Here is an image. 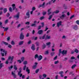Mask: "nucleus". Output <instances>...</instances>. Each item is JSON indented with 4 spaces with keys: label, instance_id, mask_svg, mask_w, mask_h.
I'll use <instances>...</instances> for the list:
<instances>
[{
    "label": "nucleus",
    "instance_id": "50",
    "mask_svg": "<svg viewBox=\"0 0 79 79\" xmlns=\"http://www.w3.org/2000/svg\"><path fill=\"white\" fill-rule=\"evenodd\" d=\"M70 74H71L72 76H74V73H73V72H70Z\"/></svg>",
    "mask_w": 79,
    "mask_h": 79
},
{
    "label": "nucleus",
    "instance_id": "38",
    "mask_svg": "<svg viewBox=\"0 0 79 79\" xmlns=\"http://www.w3.org/2000/svg\"><path fill=\"white\" fill-rule=\"evenodd\" d=\"M8 48H12V46L10 44H9L8 46Z\"/></svg>",
    "mask_w": 79,
    "mask_h": 79
},
{
    "label": "nucleus",
    "instance_id": "20",
    "mask_svg": "<svg viewBox=\"0 0 79 79\" xmlns=\"http://www.w3.org/2000/svg\"><path fill=\"white\" fill-rule=\"evenodd\" d=\"M23 43H24L23 41H20L19 42V45H22L23 44Z\"/></svg>",
    "mask_w": 79,
    "mask_h": 79
},
{
    "label": "nucleus",
    "instance_id": "53",
    "mask_svg": "<svg viewBox=\"0 0 79 79\" xmlns=\"http://www.w3.org/2000/svg\"><path fill=\"white\" fill-rule=\"evenodd\" d=\"M27 61H25L23 62V64H27Z\"/></svg>",
    "mask_w": 79,
    "mask_h": 79
},
{
    "label": "nucleus",
    "instance_id": "6",
    "mask_svg": "<svg viewBox=\"0 0 79 79\" xmlns=\"http://www.w3.org/2000/svg\"><path fill=\"white\" fill-rule=\"evenodd\" d=\"M36 23H37L36 21H34V23H33L31 25V27H36L37 26V25H36V24H35Z\"/></svg>",
    "mask_w": 79,
    "mask_h": 79
},
{
    "label": "nucleus",
    "instance_id": "36",
    "mask_svg": "<svg viewBox=\"0 0 79 79\" xmlns=\"http://www.w3.org/2000/svg\"><path fill=\"white\" fill-rule=\"evenodd\" d=\"M60 12V11L59 10H56V11H54L53 12V13H56V14H57V13H58Z\"/></svg>",
    "mask_w": 79,
    "mask_h": 79
},
{
    "label": "nucleus",
    "instance_id": "37",
    "mask_svg": "<svg viewBox=\"0 0 79 79\" xmlns=\"http://www.w3.org/2000/svg\"><path fill=\"white\" fill-rule=\"evenodd\" d=\"M11 44L12 45H14L15 44V42L13 40H12L11 42Z\"/></svg>",
    "mask_w": 79,
    "mask_h": 79
},
{
    "label": "nucleus",
    "instance_id": "24",
    "mask_svg": "<svg viewBox=\"0 0 79 79\" xmlns=\"http://www.w3.org/2000/svg\"><path fill=\"white\" fill-rule=\"evenodd\" d=\"M2 43H3L4 45H8V43H6V42H5L4 41H2Z\"/></svg>",
    "mask_w": 79,
    "mask_h": 79
},
{
    "label": "nucleus",
    "instance_id": "42",
    "mask_svg": "<svg viewBox=\"0 0 79 79\" xmlns=\"http://www.w3.org/2000/svg\"><path fill=\"white\" fill-rule=\"evenodd\" d=\"M55 53L54 52H52L51 53V56H53L54 55H55Z\"/></svg>",
    "mask_w": 79,
    "mask_h": 79
},
{
    "label": "nucleus",
    "instance_id": "12",
    "mask_svg": "<svg viewBox=\"0 0 79 79\" xmlns=\"http://www.w3.org/2000/svg\"><path fill=\"white\" fill-rule=\"evenodd\" d=\"M61 21H60L59 22L57 23V27H60V26L61 25Z\"/></svg>",
    "mask_w": 79,
    "mask_h": 79
},
{
    "label": "nucleus",
    "instance_id": "41",
    "mask_svg": "<svg viewBox=\"0 0 79 79\" xmlns=\"http://www.w3.org/2000/svg\"><path fill=\"white\" fill-rule=\"evenodd\" d=\"M39 69H38L36 70L35 71V73L36 74H37V73H39Z\"/></svg>",
    "mask_w": 79,
    "mask_h": 79
},
{
    "label": "nucleus",
    "instance_id": "47",
    "mask_svg": "<svg viewBox=\"0 0 79 79\" xmlns=\"http://www.w3.org/2000/svg\"><path fill=\"white\" fill-rule=\"evenodd\" d=\"M50 44H51V43H50V42H49L46 43V45L49 46L50 45Z\"/></svg>",
    "mask_w": 79,
    "mask_h": 79
},
{
    "label": "nucleus",
    "instance_id": "33",
    "mask_svg": "<svg viewBox=\"0 0 79 79\" xmlns=\"http://www.w3.org/2000/svg\"><path fill=\"white\" fill-rule=\"evenodd\" d=\"M75 52H76V53H79V50L77 49H75Z\"/></svg>",
    "mask_w": 79,
    "mask_h": 79
},
{
    "label": "nucleus",
    "instance_id": "30",
    "mask_svg": "<svg viewBox=\"0 0 79 79\" xmlns=\"http://www.w3.org/2000/svg\"><path fill=\"white\" fill-rule=\"evenodd\" d=\"M35 44H36L37 47H39V44H40V43H39V42H36L35 43Z\"/></svg>",
    "mask_w": 79,
    "mask_h": 79
},
{
    "label": "nucleus",
    "instance_id": "8",
    "mask_svg": "<svg viewBox=\"0 0 79 79\" xmlns=\"http://www.w3.org/2000/svg\"><path fill=\"white\" fill-rule=\"evenodd\" d=\"M67 53V51L63 50L61 53V54H62L63 55H66Z\"/></svg>",
    "mask_w": 79,
    "mask_h": 79
},
{
    "label": "nucleus",
    "instance_id": "31",
    "mask_svg": "<svg viewBox=\"0 0 79 79\" xmlns=\"http://www.w3.org/2000/svg\"><path fill=\"white\" fill-rule=\"evenodd\" d=\"M73 29H75V30H77V26L75 25L74 26Z\"/></svg>",
    "mask_w": 79,
    "mask_h": 79
},
{
    "label": "nucleus",
    "instance_id": "25",
    "mask_svg": "<svg viewBox=\"0 0 79 79\" xmlns=\"http://www.w3.org/2000/svg\"><path fill=\"white\" fill-rule=\"evenodd\" d=\"M77 65L76 64H73L72 67L71 68L72 69H73L75 68V67Z\"/></svg>",
    "mask_w": 79,
    "mask_h": 79
},
{
    "label": "nucleus",
    "instance_id": "3",
    "mask_svg": "<svg viewBox=\"0 0 79 79\" xmlns=\"http://www.w3.org/2000/svg\"><path fill=\"white\" fill-rule=\"evenodd\" d=\"M14 58V56H9V57L8 58V60H10L11 59L10 61V64H12L13 63V60Z\"/></svg>",
    "mask_w": 79,
    "mask_h": 79
},
{
    "label": "nucleus",
    "instance_id": "1",
    "mask_svg": "<svg viewBox=\"0 0 79 79\" xmlns=\"http://www.w3.org/2000/svg\"><path fill=\"white\" fill-rule=\"evenodd\" d=\"M19 71L18 72V75L19 76V77H21L22 76H23V73H21L22 71V69H21V67H20L19 69Z\"/></svg>",
    "mask_w": 79,
    "mask_h": 79
},
{
    "label": "nucleus",
    "instance_id": "22",
    "mask_svg": "<svg viewBox=\"0 0 79 79\" xmlns=\"http://www.w3.org/2000/svg\"><path fill=\"white\" fill-rule=\"evenodd\" d=\"M65 16H66L65 15L63 14L60 17V19H63V18H64L65 17Z\"/></svg>",
    "mask_w": 79,
    "mask_h": 79
},
{
    "label": "nucleus",
    "instance_id": "61",
    "mask_svg": "<svg viewBox=\"0 0 79 79\" xmlns=\"http://www.w3.org/2000/svg\"><path fill=\"white\" fill-rule=\"evenodd\" d=\"M1 54L2 56H5V55H4V53H3L2 52H1Z\"/></svg>",
    "mask_w": 79,
    "mask_h": 79
},
{
    "label": "nucleus",
    "instance_id": "59",
    "mask_svg": "<svg viewBox=\"0 0 79 79\" xmlns=\"http://www.w3.org/2000/svg\"><path fill=\"white\" fill-rule=\"evenodd\" d=\"M75 57H74V56H72L71 57L70 59L71 60H74L75 59Z\"/></svg>",
    "mask_w": 79,
    "mask_h": 79
},
{
    "label": "nucleus",
    "instance_id": "17",
    "mask_svg": "<svg viewBox=\"0 0 79 79\" xmlns=\"http://www.w3.org/2000/svg\"><path fill=\"white\" fill-rule=\"evenodd\" d=\"M3 29H4V31L6 32L8 30V27H2Z\"/></svg>",
    "mask_w": 79,
    "mask_h": 79
},
{
    "label": "nucleus",
    "instance_id": "5",
    "mask_svg": "<svg viewBox=\"0 0 79 79\" xmlns=\"http://www.w3.org/2000/svg\"><path fill=\"white\" fill-rule=\"evenodd\" d=\"M11 74L12 76H13L14 78V79H16L17 77V76L16 75V73H14L13 72V71H12L11 73Z\"/></svg>",
    "mask_w": 79,
    "mask_h": 79
},
{
    "label": "nucleus",
    "instance_id": "49",
    "mask_svg": "<svg viewBox=\"0 0 79 79\" xmlns=\"http://www.w3.org/2000/svg\"><path fill=\"white\" fill-rule=\"evenodd\" d=\"M29 33H27L26 35V37H29Z\"/></svg>",
    "mask_w": 79,
    "mask_h": 79
},
{
    "label": "nucleus",
    "instance_id": "26",
    "mask_svg": "<svg viewBox=\"0 0 79 79\" xmlns=\"http://www.w3.org/2000/svg\"><path fill=\"white\" fill-rule=\"evenodd\" d=\"M3 12L4 13H6L7 12V8H4L3 10Z\"/></svg>",
    "mask_w": 79,
    "mask_h": 79
},
{
    "label": "nucleus",
    "instance_id": "44",
    "mask_svg": "<svg viewBox=\"0 0 79 79\" xmlns=\"http://www.w3.org/2000/svg\"><path fill=\"white\" fill-rule=\"evenodd\" d=\"M41 24L42 25V27H44V22H43L41 23Z\"/></svg>",
    "mask_w": 79,
    "mask_h": 79
},
{
    "label": "nucleus",
    "instance_id": "29",
    "mask_svg": "<svg viewBox=\"0 0 79 79\" xmlns=\"http://www.w3.org/2000/svg\"><path fill=\"white\" fill-rule=\"evenodd\" d=\"M13 65H11L10 67H9L8 68L9 71H11V69L13 68Z\"/></svg>",
    "mask_w": 79,
    "mask_h": 79
},
{
    "label": "nucleus",
    "instance_id": "57",
    "mask_svg": "<svg viewBox=\"0 0 79 79\" xmlns=\"http://www.w3.org/2000/svg\"><path fill=\"white\" fill-rule=\"evenodd\" d=\"M76 23H77V24H78V25H79V20H77L76 22Z\"/></svg>",
    "mask_w": 79,
    "mask_h": 79
},
{
    "label": "nucleus",
    "instance_id": "10",
    "mask_svg": "<svg viewBox=\"0 0 79 79\" xmlns=\"http://www.w3.org/2000/svg\"><path fill=\"white\" fill-rule=\"evenodd\" d=\"M31 48L33 51H34L35 50V45L34 44H32V46Z\"/></svg>",
    "mask_w": 79,
    "mask_h": 79
},
{
    "label": "nucleus",
    "instance_id": "45",
    "mask_svg": "<svg viewBox=\"0 0 79 79\" xmlns=\"http://www.w3.org/2000/svg\"><path fill=\"white\" fill-rule=\"evenodd\" d=\"M58 63H59V61L58 60H57L54 62V64H58Z\"/></svg>",
    "mask_w": 79,
    "mask_h": 79
},
{
    "label": "nucleus",
    "instance_id": "18",
    "mask_svg": "<svg viewBox=\"0 0 79 79\" xmlns=\"http://www.w3.org/2000/svg\"><path fill=\"white\" fill-rule=\"evenodd\" d=\"M51 10H52V9H51V8H50L48 10V15H50V14H51L52 13V12L51 11H51Z\"/></svg>",
    "mask_w": 79,
    "mask_h": 79
},
{
    "label": "nucleus",
    "instance_id": "2",
    "mask_svg": "<svg viewBox=\"0 0 79 79\" xmlns=\"http://www.w3.org/2000/svg\"><path fill=\"white\" fill-rule=\"evenodd\" d=\"M29 10H28V11L26 13V16H25V19H29L30 18V14H29Z\"/></svg>",
    "mask_w": 79,
    "mask_h": 79
},
{
    "label": "nucleus",
    "instance_id": "16",
    "mask_svg": "<svg viewBox=\"0 0 79 79\" xmlns=\"http://www.w3.org/2000/svg\"><path fill=\"white\" fill-rule=\"evenodd\" d=\"M2 62L1 61H0V69H2V67H4V65H3V64L2 63H0Z\"/></svg>",
    "mask_w": 79,
    "mask_h": 79
},
{
    "label": "nucleus",
    "instance_id": "35",
    "mask_svg": "<svg viewBox=\"0 0 79 79\" xmlns=\"http://www.w3.org/2000/svg\"><path fill=\"white\" fill-rule=\"evenodd\" d=\"M52 16H53V15H51L50 16H49V18H48V19H49V20H50V19H52Z\"/></svg>",
    "mask_w": 79,
    "mask_h": 79
},
{
    "label": "nucleus",
    "instance_id": "21",
    "mask_svg": "<svg viewBox=\"0 0 79 79\" xmlns=\"http://www.w3.org/2000/svg\"><path fill=\"white\" fill-rule=\"evenodd\" d=\"M46 48V45L45 44L43 43V45H42V49H44Z\"/></svg>",
    "mask_w": 79,
    "mask_h": 79
},
{
    "label": "nucleus",
    "instance_id": "9",
    "mask_svg": "<svg viewBox=\"0 0 79 79\" xmlns=\"http://www.w3.org/2000/svg\"><path fill=\"white\" fill-rule=\"evenodd\" d=\"M64 73L63 71H60L59 72V74L60 75V77H63L64 76L63 74Z\"/></svg>",
    "mask_w": 79,
    "mask_h": 79
},
{
    "label": "nucleus",
    "instance_id": "64",
    "mask_svg": "<svg viewBox=\"0 0 79 79\" xmlns=\"http://www.w3.org/2000/svg\"><path fill=\"white\" fill-rule=\"evenodd\" d=\"M62 39H66V36H65L64 35H63L62 37Z\"/></svg>",
    "mask_w": 79,
    "mask_h": 79
},
{
    "label": "nucleus",
    "instance_id": "40",
    "mask_svg": "<svg viewBox=\"0 0 79 79\" xmlns=\"http://www.w3.org/2000/svg\"><path fill=\"white\" fill-rule=\"evenodd\" d=\"M39 57V56H38V55L36 54L35 56V59H36V58H38Z\"/></svg>",
    "mask_w": 79,
    "mask_h": 79
},
{
    "label": "nucleus",
    "instance_id": "13",
    "mask_svg": "<svg viewBox=\"0 0 79 79\" xmlns=\"http://www.w3.org/2000/svg\"><path fill=\"white\" fill-rule=\"evenodd\" d=\"M38 34H39V35H41V34H43V31H42V30H39L38 32Z\"/></svg>",
    "mask_w": 79,
    "mask_h": 79
},
{
    "label": "nucleus",
    "instance_id": "51",
    "mask_svg": "<svg viewBox=\"0 0 79 79\" xmlns=\"http://www.w3.org/2000/svg\"><path fill=\"white\" fill-rule=\"evenodd\" d=\"M43 76L45 78L47 77V75L45 74H44L43 75Z\"/></svg>",
    "mask_w": 79,
    "mask_h": 79
},
{
    "label": "nucleus",
    "instance_id": "11",
    "mask_svg": "<svg viewBox=\"0 0 79 79\" xmlns=\"http://www.w3.org/2000/svg\"><path fill=\"white\" fill-rule=\"evenodd\" d=\"M14 18H19V13L18 12L17 15H15L14 16Z\"/></svg>",
    "mask_w": 79,
    "mask_h": 79
},
{
    "label": "nucleus",
    "instance_id": "43",
    "mask_svg": "<svg viewBox=\"0 0 79 79\" xmlns=\"http://www.w3.org/2000/svg\"><path fill=\"white\" fill-rule=\"evenodd\" d=\"M9 10L10 12H12V8H11V7H9Z\"/></svg>",
    "mask_w": 79,
    "mask_h": 79
},
{
    "label": "nucleus",
    "instance_id": "39",
    "mask_svg": "<svg viewBox=\"0 0 79 79\" xmlns=\"http://www.w3.org/2000/svg\"><path fill=\"white\" fill-rule=\"evenodd\" d=\"M21 60L22 62L24 61V57H21Z\"/></svg>",
    "mask_w": 79,
    "mask_h": 79
},
{
    "label": "nucleus",
    "instance_id": "46",
    "mask_svg": "<svg viewBox=\"0 0 79 79\" xmlns=\"http://www.w3.org/2000/svg\"><path fill=\"white\" fill-rule=\"evenodd\" d=\"M26 65H25L23 68V70L24 71L26 70Z\"/></svg>",
    "mask_w": 79,
    "mask_h": 79
},
{
    "label": "nucleus",
    "instance_id": "15",
    "mask_svg": "<svg viewBox=\"0 0 79 79\" xmlns=\"http://www.w3.org/2000/svg\"><path fill=\"white\" fill-rule=\"evenodd\" d=\"M12 6L13 10H15L16 9V5H15V4H13L12 5Z\"/></svg>",
    "mask_w": 79,
    "mask_h": 79
},
{
    "label": "nucleus",
    "instance_id": "54",
    "mask_svg": "<svg viewBox=\"0 0 79 79\" xmlns=\"http://www.w3.org/2000/svg\"><path fill=\"white\" fill-rule=\"evenodd\" d=\"M57 58H58V56H56L54 58V60H56L57 59Z\"/></svg>",
    "mask_w": 79,
    "mask_h": 79
},
{
    "label": "nucleus",
    "instance_id": "60",
    "mask_svg": "<svg viewBox=\"0 0 79 79\" xmlns=\"http://www.w3.org/2000/svg\"><path fill=\"white\" fill-rule=\"evenodd\" d=\"M22 79H24V78H25V75H22Z\"/></svg>",
    "mask_w": 79,
    "mask_h": 79
},
{
    "label": "nucleus",
    "instance_id": "62",
    "mask_svg": "<svg viewBox=\"0 0 79 79\" xmlns=\"http://www.w3.org/2000/svg\"><path fill=\"white\" fill-rule=\"evenodd\" d=\"M7 40L8 41L9 40H10V37L8 36L7 38Z\"/></svg>",
    "mask_w": 79,
    "mask_h": 79
},
{
    "label": "nucleus",
    "instance_id": "58",
    "mask_svg": "<svg viewBox=\"0 0 79 79\" xmlns=\"http://www.w3.org/2000/svg\"><path fill=\"white\" fill-rule=\"evenodd\" d=\"M10 14L9 13H8L6 15V16L7 17H9V16H10Z\"/></svg>",
    "mask_w": 79,
    "mask_h": 79
},
{
    "label": "nucleus",
    "instance_id": "27",
    "mask_svg": "<svg viewBox=\"0 0 79 79\" xmlns=\"http://www.w3.org/2000/svg\"><path fill=\"white\" fill-rule=\"evenodd\" d=\"M14 69L15 70H17L18 69V68H17V67H16V65H14Z\"/></svg>",
    "mask_w": 79,
    "mask_h": 79
},
{
    "label": "nucleus",
    "instance_id": "48",
    "mask_svg": "<svg viewBox=\"0 0 79 79\" xmlns=\"http://www.w3.org/2000/svg\"><path fill=\"white\" fill-rule=\"evenodd\" d=\"M49 53V52H48V51L47 50L46 51L45 54H46V55H48Z\"/></svg>",
    "mask_w": 79,
    "mask_h": 79
},
{
    "label": "nucleus",
    "instance_id": "14",
    "mask_svg": "<svg viewBox=\"0 0 79 79\" xmlns=\"http://www.w3.org/2000/svg\"><path fill=\"white\" fill-rule=\"evenodd\" d=\"M43 57L41 55H40L39 56H38V61H40L42 59Z\"/></svg>",
    "mask_w": 79,
    "mask_h": 79
},
{
    "label": "nucleus",
    "instance_id": "63",
    "mask_svg": "<svg viewBox=\"0 0 79 79\" xmlns=\"http://www.w3.org/2000/svg\"><path fill=\"white\" fill-rule=\"evenodd\" d=\"M58 79V75H57L55 77V79Z\"/></svg>",
    "mask_w": 79,
    "mask_h": 79
},
{
    "label": "nucleus",
    "instance_id": "52",
    "mask_svg": "<svg viewBox=\"0 0 79 79\" xmlns=\"http://www.w3.org/2000/svg\"><path fill=\"white\" fill-rule=\"evenodd\" d=\"M44 19V16H42L40 18V20H42V19Z\"/></svg>",
    "mask_w": 79,
    "mask_h": 79
},
{
    "label": "nucleus",
    "instance_id": "55",
    "mask_svg": "<svg viewBox=\"0 0 79 79\" xmlns=\"http://www.w3.org/2000/svg\"><path fill=\"white\" fill-rule=\"evenodd\" d=\"M32 11H34L35 10V7H33L32 8Z\"/></svg>",
    "mask_w": 79,
    "mask_h": 79
},
{
    "label": "nucleus",
    "instance_id": "32",
    "mask_svg": "<svg viewBox=\"0 0 79 79\" xmlns=\"http://www.w3.org/2000/svg\"><path fill=\"white\" fill-rule=\"evenodd\" d=\"M50 38H51V36H48V35H46V39H50Z\"/></svg>",
    "mask_w": 79,
    "mask_h": 79
},
{
    "label": "nucleus",
    "instance_id": "19",
    "mask_svg": "<svg viewBox=\"0 0 79 79\" xmlns=\"http://www.w3.org/2000/svg\"><path fill=\"white\" fill-rule=\"evenodd\" d=\"M26 71L27 72L28 74H29V73H30V70L29 69V67H27Z\"/></svg>",
    "mask_w": 79,
    "mask_h": 79
},
{
    "label": "nucleus",
    "instance_id": "28",
    "mask_svg": "<svg viewBox=\"0 0 79 79\" xmlns=\"http://www.w3.org/2000/svg\"><path fill=\"white\" fill-rule=\"evenodd\" d=\"M45 5V2H44L43 3L42 5H40L39 6V8H40L42 6H43Z\"/></svg>",
    "mask_w": 79,
    "mask_h": 79
},
{
    "label": "nucleus",
    "instance_id": "23",
    "mask_svg": "<svg viewBox=\"0 0 79 79\" xmlns=\"http://www.w3.org/2000/svg\"><path fill=\"white\" fill-rule=\"evenodd\" d=\"M37 65H33L32 66V69H35L37 68Z\"/></svg>",
    "mask_w": 79,
    "mask_h": 79
},
{
    "label": "nucleus",
    "instance_id": "56",
    "mask_svg": "<svg viewBox=\"0 0 79 79\" xmlns=\"http://www.w3.org/2000/svg\"><path fill=\"white\" fill-rule=\"evenodd\" d=\"M29 24H30L29 22H27L25 23V24H27L28 25H29Z\"/></svg>",
    "mask_w": 79,
    "mask_h": 79
},
{
    "label": "nucleus",
    "instance_id": "34",
    "mask_svg": "<svg viewBox=\"0 0 79 79\" xmlns=\"http://www.w3.org/2000/svg\"><path fill=\"white\" fill-rule=\"evenodd\" d=\"M8 23V19H7L5 21L4 23L5 24H6Z\"/></svg>",
    "mask_w": 79,
    "mask_h": 79
},
{
    "label": "nucleus",
    "instance_id": "4",
    "mask_svg": "<svg viewBox=\"0 0 79 79\" xmlns=\"http://www.w3.org/2000/svg\"><path fill=\"white\" fill-rule=\"evenodd\" d=\"M24 38V36L23 35V33L22 32L21 33L20 36V39L21 40H23Z\"/></svg>",
    "mask_w": 79,
    "mask_h": 79
},
{
    "label": "nucleus",
    "instance_id": "7",
    "mask_svg": "<svg viewBox=\"0 0 79 79\" xmlns=\"http://www.w3.org/2000/svg\"><path fill=\"white\" fill-rule=\"evenodd\" d=\"M0 51L3 52H4L5 56H6V54H7V51H5V50H3V49H1Z\"/></svg>",
    "mask_w": 79,
    "mask_h": 79
}]
</instances>
